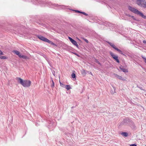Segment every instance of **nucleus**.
Listing matches in <instances>:
<instances>
[{"label": "nucleus", "instance_id": "obj_17", "mask_svg": "<svg viewBox=\"0 0 146 146\" xmlns=\"http://www.w3.org/2000/svg\"><path fill=\"white\" fill-rule=\"evenodd\" d=\"M72 76L73 78H75L76 77L75 74L74 73H72Z\"/></svg>", "mask_w": 146, "mask_h": 146}, {"label": "nucleus", "instance_id": "obj_18", "mask_svg": "<svg viewBox=\"0 0 146 146\" xmlns=\"http://www.w3.org/2000/svg\"><path fill=\"white\" fill-rule=\"evenodd\" d=\"M82 74H83V75H86V72L84 70H83L82 71Z\"/></svg>", "mask_w": 146, "mask_h": 146}, {"label": "nucleus", "instance_id": "obj_22", "mask_svg": "<svg viewBox=\"0 0 146 146\" xmlns=\"http://www.w3.org/2000/svg\"><path fill=\"white\" fill-rule=\"evenodd\" d=\"M83 39L86 42H87V43H88V42H89V41H88L86 39H85V38H83Z\"/></svg>", "mask_w": 146, "mask_h": 146}, {"label": "nucleus", "instance_id": "obj_11", "mask_svg": "<svg viewBox=\"0 0 146 146\" xmlns=\"http://www.w3.org/2000/svg\"><path fill=\"white\" fill-rule=\"evenodd\" d=\"M19 57L20 58H22L23 59H25L28 58L27 56H26L22 55L21 54L20 56H19Z\"/></svg>", "mask_w": 146, "mask_h": 146}, {"label": "nucleus", "instance_id": "obj_1", "mask_svg": "<svg viewBox=\"0 0 146 146\" xmlns=\"http://www.w3.org/2000/svg\"><path fill=\"white\" fill-rule=\"evenodd\" d=\"M16 79L19 84L24 87H28L30 86L31 84V82L30 80H23L20 78H17Z\"/></svg>", "mask_w": 146, "mask_h": 146}, {"label": "nucleus", "instance_id": "obj_5", "mask_svg": "<svg viewBox=\"0 0 146 146\" xmlns=\"http://www.w3.org/2000/svg\"><path fill=\"white\" fill-rule=\"evenodd\" d=\"M108 43L114 49L118 51L121 54H123L122 51L120 50H119V49H118L116 47L114 44L110 42H108Z\"/></svg>", "mask_w": 146, "mask_h": 146}, {"label": "nucleus", "instance_id": "obj_8", "mask_svg": "<svg viewBox=\"0 0 146 146\" xmlns=\"http://www.w3.org/2000/svg\"><path fill=\"white\" fill-rule=\"evenodd\" d=\"M119 69L124 72H127L128 71L127 69L123 68L122 66H121L119 67Z\"/></svg>", "mask_w": 146, "mask_h": 146}, {"label": "nucleus", "instance_id": "obj_13", "mask_svg": "<svg viewBox=\"0 0 146 146\" xmlns=\"http://www.w3.org/2000/svg\"><path fill=\"white\" fill-rule=\"evenodd\" d=\"M65 88L68 90L70 89L71 88L70 86L69 85H66Z\"/></svg>", "mask_w": 146, "mask_h": 146}, {"label": "nucleus", "instance_id": "obj_14", "mask_svg": "<svg viewBox=\"0 0 146 146\" xmlns=\"http://www.w3.org/2000/svg\"><path fill=\"white\" fill-rule=\"evenodd\" d=\"M121 134L125 137H127L128 135V133L126 132H123Z\"/></svg>", "mask_w": 146, "mask_h": 146}, {"label": "nucleus", "instance_id": "obj_21", "mask_svg": "<svg viewBox=\"0 0 146 146\" xmlns=\"http://www.w3.org/2000/svg\"><path fill=\"white\" fill-rule=\"evenodd\" d=\"M74 11L76 13H81L82 12L79 11L78 10H74Z\"/></svg>", "mask_w": 146, "mask_h": 146}, {"label": "nucleus", "instance_id": "obj_20", "mask_svg": "<svg viewBox=\"0 0 146 146\" xmlns=\"http://www.w3.org/2000/svg\"><path fill=\"white\" fill-rule=\"evenodd\" d=\"M81 13L86 16H87L88 15V14H87L86 13L84 12H82Z\"/></svg>", "mask_w": 146, "mask_h": 146}, {"label": "nucleus", "instance_id": "obj_25", "mask_svg": "<svg viewBox=\"0 0 146 146\" xmlns=\"http://www.w3.org/2000/svg\"><path fill=\"white\" fill-rule=\"evenodd\" d=\"M130 146H137L135 144H133L130 145Z\"/></svg>", "mask_w": 146, "mask_h": 146}, {"label": "nucleus", "instance_id": "obj_6", "mask_svg": "<svg viewBox=\"0 0 146 146\" xmlns=\"http://www.w3.org/2000/svg\"><path fill=\"white\" fill-rule=\"evenodd\" d=\"M110 54L112 57L114 59L117 63H119V61L118 58V56L114 54L111 52H110Z\"/></svg>", "mask_w": 146, "mask_h": 146}, {"label": "nucleus", "instance_id": "obj_7", "mask_svg": "<svg viewBox=\"0 0 146 146\" xmlns=\"http://www.w3.org/2000/svg\"><path fill=\"white\" fill-rule=\"evenodd\" d=\"M68 38L70 41L74 45L76 46L77 48H78V45L77 42L74 40L72 39L71 37H69Z\"/></svg>", "mask_w": 146, "mask_h": 146}, {"label": "nucleus", "instance_id": "obj_10", "mask_svg": "<svg viewBox=\"0 0 146 146\" xmlns=\"http://www.w3.org/2000/svg\"><path fill=\"white\" fill-rule=\"evenodd\" d=\"M12 52L17 55L19 57L21 54L20 52L17 50H13V51Z\"/></svg>", "mask_w": 146, "mask_h": 146}, {"label": "nucleus", "instance_id": "obj_28", "mask_svg": "<svg viewBox=\"0 0 146 146\" xmlns=\"http://www.w3.org/2000/svg\"><path fill=\"white\" fill-rule=\"evenodd\" d=\"M111 93L112 94H114L115 93V91L114 92H113V91H111Z\"/></svg>", "mask_w": 146, "mask_h": 146}, {"label": "nucleus", "instance_id": "obj_16", "mask_svg": "<svg viewBox=\"0 0 146 146\" xmlns=\"http://www.w3.org/2000/svg\"><path fill=\"white\" fill-rule=\"evenodd\" d=\"M60 86H62V87H63V88H65V86L64 84H62V83H61L60 81Z\"/></svg>", "mask_w": 146, "mask_h": 146}, {"label": "nucleus", "instance_id": "obj_15", "mask_svg": "<svg viewBox=\"0 0 146 146\" xmlns=\"http://www.w3.org/2000/svg\"><path fill=\"white\" fill-rule=\"evenodd\" d=\"M51 79L52 82V84L51 85V86L52 88H53L54 86V83L53 80H52V78H51Z\"/></svg>", "mask_w": 146, "mask_h": 146}, {"label": "nucleus", "instance_id": "obj_26", "mask_svg": "<svg viewBox=\"0 0 146 146\" xmlns=\"http://www.w3.org/2000/svg\"><path fill=\"white\" fill-rule=\"evenodd\" d=\"M143 42L144 43H146V40H143Z\"/></svg>", "mask_w": 146, "mask_h": 146}, {"label": "nucleus", "instance_id": "obj_4", "mask_svg": "<svg viewBox=\"0 0 146 146\" xmlns=\"http://www.w3.org/2000/svg\"><path fill=\"white\" fill-rule=\"evenodd\" d=\"M38 37L40 40L44 41L47 42L48 43L50 44H54L51 41L49 40L47 38L45 37L42 36L41 35H38Z\"/></svg>", "mask_w": 146, "mask_h": 146}, {"label": "nucleus", "instance_id": "obj_9", "mask_svg": "<svg viewBox=\"0 0 146 146\" xmlns=\"http://www.w3.org/2000/svg\"><path fill=\"white\" fill-rule=\"evenodd\" d=\"M114 75H115V77L120 79V80H125V79L123 78L121 76H119L118 75H117V74H114Z\"/></svg>", "mask_w": 146, "mask_h": 146}, {"label": "nucleus", "instance_id": "obj_29", "mask_svg": "<svg viewBox=\"0 0 146 146\" xmlns=\"http://www.w3.org/2000/svg\"><path fill=\"white\" fill-rule=\"evenodd\" d=\"M127 15V16H129V17H131V16H130V15H128H128Z\"/></svg>", "mask_w": 146, "mask_h": 146}, {"label": "nucleus", "instance_id": "obj_19", "mask_svg": "<svg viewBox=\"0 0 146 146\" xmlns=\"http://www.w3.org/2000/svg\"><path fill=\"white\" fill-rule=\"evenodd\" d=\"M141 57H142V58L144 60V62L146 63V58L144 57L143 56H141Z\"/></svg>", "mask_w": 146, "mask_h": 146}, {"label": "nucleus", "instance_id": "obj_2", "mask_svg": "<svg viewBox=\"0 0 146 146\" xmlns=\"http://www.w3.org/2000/svg\"><path fill=\"white\" fill-rule=\"evenodd\" d=\"M128 9L129 10L134 13L137 15H139L143 19H146V16L144 15L142 13L140 12L134 8L130 6H129L128 7Z\"/></svg>", "mask_w": 146, "mask_h": 146}, {"label": "nucleus", "instance_id": "obj_24", "mask_svg": "<svg viewBox=\"0 0 146 146\" xmlns=\"http://www.w3.org/2000/svg\"><path fill=\"white\" fill-rule=\"evenodd\" d=\"M95 62H96L97 63H98V64H100V62H99L97 60H95Z\"/></svg>", "mask_w": 146, "mask_h": 146}, {"label": "nucleus", "instance_id": "obj_3", "mask_svg": "<svg viewBox=\"0 0 146 146\" xmlns=\"http://www.w3.org/2000/svg\"><path fill=\"white\" fill-rule=\"evenodd\" d=\"M136 3L141 7L146 8V1L145 0H137Z\"/></svg>", "mask_w": 146, "mask_h": 146}, {"label": "nucleus", "instance_id": "obj_23", "mask_svg": "<svg viewBox=\"0 0 146 146\" xmlns=\"http://www.w3.org/2000/svg\"><path fill=\"white\" fill-rule=\"evenodd\" d=\"M4 54L3 52L1 50H0V56L1 55H3Z\"/></svg>", "mask_w": 146, "mask_h": 146}, {"label": "nucleus", "instance_id": "obj_12", "mask_svg": "<svg viewBox=\"0 0 146 146\" xmlns=\"http://www.w3.org/2000/svg\"><path fill=\"white\" fill-rule=\"evenodd\" d=\"M0 59H7V58L5 56H0Z\"/></svg>", "mask_w": 146, "mask_h": 146}, {"label": "nucleus", "instance_id": "obj_27", "mask_svg": "<svg viewBox=\"0 0 146 146\" xmlns=\"http://www.w3.org/2000/svg\"><path fill=\"white\" fill-rule=\"evenodd\" d=\"M131 17H132V18L133 19H135V18H134L135 17H134V16H131Z\"/></svg>", "mask_w": 146, "mask_h": 146}]
</instances>
